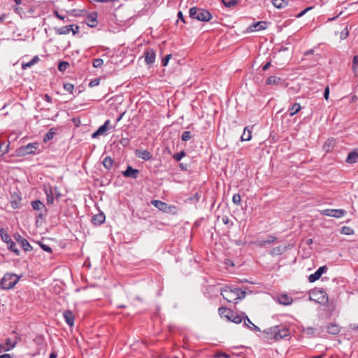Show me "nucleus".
<instances>
[{"label": "nucleus", "instance_id": "27", "mask_svg": "<svg viewBox=\"0 0 358 358\" xmlns=\"http://www.w3.org/2000/svg\"><path fill=\"white\" fill-rule=\"evenodd\" d=\"M276 239L277 238L274 236H268V238L267 240L257 241L254 243L261 248H263L266 245L273 243Z\"/></svg>", "mask_w": 358, "mask_h": 358}, {"label": "nucleus", "instance_id": "37", "mask_svg": "<svg viewBox=\"0 0 358 358\" xmlns=\"http://www.w3.org/2000/svg\"><path fill=\"white\" fill-rule=\"evenodd\" d=\"M272 3L277 8H283L288 4L285 0H272Z\"/></svg>", "mask_w": 358, "mask_h": 358}, {"label": "nucleus", "instance_id": "30", "mask_svg": "<svg viewBox=\"0 0 358 358\" xmlns=\"http://www.w3.org/2000/svg\"><path fill=\"white\" fill-rule=\"evenodd\" d=\"M252 131L248 128V127H245L243 132L241 135V141H248L252 138Z\"/></svg>", "mask_w": 358, "mask_h": 358}, {"label": "nucleus", "instance_id": "59", "mask_svg": "<svg viewBox=\"0 0 358 358\" xmlns=\"http://www.w3.org/2000/svg\"><path fill=\"white\" fill-rule=\"evenodd\" d=\"M311 9H312V7H308L306 9L303 10L301 12H300L299 14H297L296 17H298V18L301 17L303 15H305V13H306L308 10H310Z\"/></svg>", "mask_w": 358, "mask_h": 358}, {"label": "nucleus", "instance_id": "42", "mask_svg": "<svg viewBox=\"0 0 358 358\" xmlns=\"http://www.w3.org/2000/svg\"><path fill=\"white\" fill-rule=\"evenodd\" d=\"M240 0H230V1H224V0H222V2L223 3V4L227 7V8H231V7H234L235 6L236 4H238V3L239 2Z\"/></svg>", "mask_w": 358, "mask_h": 358}, {"label": "nucleus", "instance_id": "12", "mask_svg": "<svg viewBox=\"0 0 358 358\" xmlns=\"http://www.w3.org/2000/svg\"><path fill=\"white\" fill-rule=\"evenodd\" d=\"M122 174L125 178L136 179L138 177L139 171L138 169H134L131 166L128 165L126 170L122 172Z\"/></svg>", "mask_w": 358, "mask_h": 358}, {"label": "nucleus", "instance_id": "46", "mask_svg": "<svg viewBox=\"0 0 358 358\" xmlns=\"http://www.w3.org/2000/svg\"><path fill=\"white\" fill-rule=\"evenodd\" d=\"M192 137L191 132L189 131H185L182 134L181 139L183 141H187L191 139Z\"/></svg>", "mask_w": 358, "mask_h": 358}, {"label": "nucleus", "instance_id": "45", "mask_svg": "<svg viewBox=\"0 0 358 358\" xmlns=\"http://www.w3.org/2000/svg\"><path fill=\"white\" fill-rule=\"evenodd\" d=\"M103 64V61L101 58H96L92 60V65L94 68H99Z\"/></svg>", "mask_w": 358, "mask_h": 358}, {"label": "nucleus", "instance_id": "6", "mask_svg": "<svg viewBox=\"0 0 358 358\" xmlns=\"http://www.w3.org/2000/svg\"><path fill=\"white\" fill-rule=\"evenodd\" d=\"M320 214L325 216L339 218L345 215L346 211L343 209H324L320 211Z\"/></svg>", "mask_w": 358, "mask_h": 358}, {"label": "nucleus", "instance_id": "11", "mask_svg": "<svg viewBox=\"0 0 358 358\" xmlns=\"http://www.w3.org/2000/svg\"><path fill=\"white\" fill-rule=\"evenodd\" d=\"M313 295L317 297L316 301L317 303L322 305H326L329 303L328 296L324 290H316L313 292Z\"/></svg>", "mask_w": 358, "mask_h": 358}, {"label": "nucleus", "instance_id": "52", "mask_svg": "<svg viewBox=\"0 0 358 358\" xmlns=\"http://www.w3.org/2000/svg\"><path fill=\"white\" fill-rule=\"evenodd\" d=\"M349 35L348 27H345V29L341 32L340 38L341 40L345 39Z\"/></svg>", "mask_w": 358, "mask_h": 358}, {"label": "nucleus", "instance_id": "32", "mask_svg": "<svg viewBox=\"0 0 358 358\" xmlns=\"http://www.w3.org/2000/svg\"><path fill=\"white\" fill-rule=\"evenodd\" d=\"M301 109V105L299 103H295L291 108H289L288 111L289 116H294Z\"/></svg>", "mask_w": 358, "mask_h": 358}, {"label": "nucleus", "instance_id": "35", "mask_svg": "<svg viewBox=\"0 0 358 358\" xmlns=\"http://www.w3.org/2000/svg\"><path fill=\"white\" fill-rule=\"evenodd\" d=\"M36 7L31 6L29 7L26 11V17H37L38 16L39 12H36Z\"/></svg>", "mask_w": 358, "mask_h": 358}, {"label": "nucleus", "instance_id": "38", "mask_svg": "<svg viewBox=\"0 0 358 358\" xmlns=\"http://www.w3.org/2000/svg\"><path fill=\"white\" fill-rule=\"evenodd\" d=\"M113 162L114 161L110 157H106L103 161V165L106 169L110 170L113 166Z\"/></svg>", "mask_w": 358, "mask_h": 358}, {"label": "nucleus", "instance_id": "61", "mask_svg": "<svg viewBox=\"0 0 358 358\" xmlns=\"http://www.w3.org/2000/svg\"><path fill=\"white\" fill-rule=\"evenodd\" d=\"M129 139L128 138H122L121 140H120V143L123 145V146H127L129 143Z\"/></svg>", "mask_w": 358, "mask_h": 358}, {"label": "nucleus", "instance_id": "56", "mask_svg": "<svg viewBox=\"0 0 358 358\" xmlns=\"http://www.w3.org/2000/svg\"><path fill=\"white\" fill-rule=\"evenodd\" d=\"M40 246L44 251L48 252L49 253L52 252V248L48 245L40 243Z\"/></svg>", "mask_w": 358, "mask_h": 358}, {"label": "nucleus", "instance_id": "47", "mask_svg": "<svg viewBox=\"0 0 358 358\" xmlns=\"http://www.w3.org/2000/svg\"><path fill=\"white\" fill-rule=\"evenodd\" d=\"M63 87L66 91L69 92L71 94H73V91L74 89L73 85L69 83H64Z\"/></svg>", "mask_w": 358, "mask_h": 358}, {"label": "nucleus", "instance_id": "43", "mask_svg": "<svg viewBox=\"0 0 358 358\" xmlns=\"http://www.w3.org/2000/svg\"><path fill=\"white\" fill-rule=\"evenodd\" d=\"M358 68V55H355L352 59V70L356 76L357 69Z\"/></svg>", "mask_w": 358, "mask_h": 358}, {"label": "nucleus", "instance_id": "25", "mask_svg": "<svg viewBox=\"0 0 358 358\" xmlns=\"http://www.w3.org/2000/svg\"><path fill=\"white\" fill-rule=\"evenodd\" d=\"M73 27L74 24H70L60 28H55V32L58 35H66L70 33L71 30H73Z\"/></svg>", "mask_w": 358, "mask_h": 358}, {"label": "nucleus", "instance_id": "41", "mask_svg": "<svg viewBox=\"0 0 358 358\" xmlns=\"http://www.w3.org/2000/svg\"><path fill=\"white\" fill-rule=\"evenodd\" d=\"M200 199V195L198 192H196L193 196H189L187 199V201L190 203H197Z\"/></svg>", "mask_w": 358, "mask_h": 358}, {"label": "nucleus", "instance_id": "4", "mask_svg": "<svg viewBox=\"0 0 358 358\" xmlns=\"http://www.w3.org/2000/svg\"><path fill=\"white\" fill-rule=\"evenodd\" d=\"M20 278L14 273H7L0 281V288L2 289H10L15 287L19 281Z\"/></svg>", "mask_w": 358, "mask_h": 358}, {"label": "nucleus", "instance_id": "58", "mask_svg": "<svg viewBox=\"0 0 358 358\" xmlns=\"http://www.w3.org/2000/svg\"><path fill=\"white\" fill-rule=\"evenodd\" d=\"M83 12V10H77V9H73L71 11V14L73 15V16H80L81 15V13Z\"/></svg>", "mask_w": 358, "mask_h": 358}, {"label": "nucleus", "instance_id": "57", "mask_svg": "<svg viewBox=\"0 0 358 358\" xmlns=\"http://www.w3.org/2000/svg\"><path fill=\"white\" fill-rule=\"evenodd\" d=\"M97 130L98 132H100L101 134H103L108 130V128H106V124H103L100 126Z\"/></svg>", "mask_w": 358, "mask_h": 358}, {"label": "nucleus", "instance_id": "53", "mask_svg": "<svg viewBox=\"0 0 358 358\" xmlns=\"http://www.w3.org/2000/svg\"><path fill=\"white\" fill-rule=\"evenodd\" d=\"M213 357L215 358H220V357L229 358L230 357L229 355H228L225 352H219L215 353Z\"/></svg>", "mask_w": 358, "mask_h": 358}, {"label": "nucleus", "instance_id": "19", "mask_svg": "<svg viewBox=\"0 0 358 358\" xmlns=\"http://www.w3.org/2000/svg\"><path fill=\"white\" fill-rule=\"evenodd\" d=\"M44 192L47 197V204L52 205L54 203V194L51 186H44Z\"/></svg>", "mask_w": 358, "mask_h": 358}, {"label": "nucleus", "instance_id": "13", "mask_svg": "<svg viewBox=\"0 0 358 358\" xmlns=\"http://www.w3.org/2000/svg\"><path fill=\"white\" fill-rule=\"evenodd\" d=\"M327 271L326 266H320L313 274L308 276V280L310 282H314L317 280L323 273Z\"/></svg>", "mask_w": 358, "mask_h": 358}, {"label": "nucleus", "instance_id": "40", "mask_svg": "<svg viewBox=\"0 0 358 358\" xmlns=\"http://www.w3.org/2000/svg\"><path fill=\"white\" fill-rule=\"evenodd\" d=\"M341 232L345 235H353L355 231L350 227L344 226L341 228Z\"/></svg>", "mask_w": 358, "mask_h": 358}, {"label": "nucleus", "instance_id": "14", "mask_svg": "<svg viewBox=\"0 0 358 358\" xmlns=\"http://www.w3.org/2000/svg\"><path fill=\"white\" fill-rule=\"evenodd\" d=\"M97 17L96 12L89 13L85 19L86 24L90 27H96L98 24Z\"/></svg>", "mask_w": 358, "mask_h": 358}, {"label": "nucleus", "instance_id": "10", "mask_svg": "<svg viewBox=\"0 0 358 358\" xmlns=\"http://www.w3.org/2000/svg\"><path fill=\"white\" fill-rule=\"evenodd\" d=\"M14 238L25 252L31 251L33 250V248L27 240L22 237L20 234H15L14 235Z\"/></svg>", "mask_w": 358, "mask_h": 358}, {"label": "nucleus", "instance_id": "15", "mask_svg": "<svg viewBox=\"0 0 358 358\" xmlns=\"http://www.w3.org/2000/svg\"><path fill=\"white\" fill-rule=\"evenodd\" d=\"M266 22L264 21H259L255 23H253L247 29L248 32H253L257 31H262L266 29Z\"/></svg>", "mask_w": 358, "mask_h": 358}, {"label": "nucleus", "instance_id": "50", "mask_svg": "<svg viewBox=\"0 0 358 358\" xmlns=\"http://www.w3.org/2000/svg\"><path fill=\"white\" fill-rule=\"evenodd\" d=\"M233 203L236 205H239L241 201V197L239 194H235L232 198Z\"/></svg>", "mask_w": 358, "mask_h": 358}, {"label": "nucleus", "instance_id": "18", "mask_svg": "<svg viewBox=\"0 0 358 358\" xmlns=\"http://www.w3.org/2000/svg\"><path fill=\"white\" fill-rule=\"evenodd\" d=\"M266 84L268 85H283L284 80L280 77L271 76L267 78Z\"/></svg>", "mask_w": 358, "mask_h": 358}, {"label": "nucleus", "instance_id": "21", "mask_svg": "<svg viewBox=\"0 0 358 358\" xmlns=\"http://www.w3.org/2000/svg\"><path fill=\"white\" fill-rule=\"evenodd\" d=\"M63 317L69 326H73L75 317L72 311L69 310H64L63 313Z\"/></svg>", "mask_w": 358, "mask_h": 358}, {"label": "nucleus", "instance_id": "54", "mask_svg": "<svg viewBox=\"0 0 358 358\" xmlns=\"http://www.w3.org/2000/svg\"><path fill=\"white\" fill-rule=\"evenodd\" d=\"M171 54L166 55L165 56V57L162 59V65L163 66H167V64L169 63V61L171 59Z\"/></svg>", "mask_w": 358, "mask_h": 358}, {"label": "nucleus", "instance_id": "31", "mask_svg": "<svg viewBox=\"0 0 358 358\" xmlns=\"http://www.w3.org/2000/svg\"><path fill=\"white\" fill-rule=\"evenodd\" d=\"M39 61V57L38 56H34L29 62L27 63H22V68L23 69H27L28 68H30L35 64H36Z\"/></svg>", "mask_w": 358, "mask_h": 358}, {"label": "nucleus", "instance_id": "8", "mask_svg": "<svg viewBox=\"0 0 358 358\" xmlns=\"http://www.w3.org/2000/svg\"><path fill=\"white\" fill-rule=\"evenodd\" d=\"M151 203L159 210L164 213H170L171 208H175L174 206H171L159 200H152Z\"/></svg>", "mask_w": 358, "mask_h": 358}, {"label": "nucleus", "instance_id": "2", "mask_svg": "<svg viewBox=\"0 0 358 358\" xmlns=\"http://www.w3.org/2000/svg\"><path fill=\"white\" fill-rule=\"evenodd\" d=\"M218 313L221 317H224L227 320L236 324H240L242 321L245 322V317L247 316L244 313L241 315H235L233 310L226 307L219 308Z\"/></svg>", "mask_w": 358, "mask_h": 358}, {"label": "nucleus", "instance_id": "62", "mask_svg": "<svg viewBox=\"0 0 358 358\" xmlns=\"http://www.w3.org/2000/svg\"><path fill=\"white\" fill-rule=\"evenodd\" d=\"M43 98L45 101H46L48 103H52V99L50 96H49L48 94H45L43 96Z\"/></svg>", "mask_w": 358, "mask_h": 358}, {"label": "nucleus", "instance_id": "17", "mask_svg": "<svg viewBox=\"0 0 358 358\" xmlns=\"http://www.w3.org/2000/svg\"><path fill=\"white\" fill-rule=\"evenodd\" d=\"M155 52L153 49H150L144 52L145 62L147 64L150 65L155 62Z\"/></svg>", "mask_w": 358, "mask_h": 358}, {"label": "nucleus", "instance_id": "3", "mask_svg": "<svg viewBox=\"0 0 358 358\" xmlns=\"http://www.w3.org/2000/svg\"><path fill=\"white\" fill-rule=\"evenodd\" d=\"M189 15L192 19L201 22H209L212 18V14L204 8L194 6L189 10Z\"/></svg>", "mask_w": 358, "mask_h": 358}, {"label": "nucleus", "instance_id": "20", "mask_svg": "<svg viewBox=\"0 0 358 358\" xmlns=\"http://www.w3.org/2000/svg\"><path fill=\"white\" fill-rule=\"evenodd\" d=\"M345 162L348 164H355L358 162V148L348 153Z\"/></svg>", "mask_w": 358, "mask_h": 358}, {"label": "nucleus", "instance_id": "63", "mask_svg": "<svg viewBox=\"0 0 358 358\" xmlns=\"http://www.w3.org/2000/svg\"><path fill=\"white\" fill-rule=\"evenodd\" d=\"M329 87H327L324 90V98L326 99V100H328L329 99Z\"/></svg>", "mask_w": 358, "mask_h": 358}, {"label": "nucleus", "instance_id": "48", "mask_svg": "<svg viewBox=\"0 0 358 358\" xmlns=\"http://www.w3.org/2000/svg\"><path fill=\"white\" fill-rule=\"evenodd\" d=\"M14 10L15 13L20 15L21 16L24 15V17H26V10H24L23 8L20 6H15Z\"/></svg>", "mask_w": 358, "mask_h": 358}, {"label": "nucleus", "instance_id": "60", "mask_svg": "<svg viewBox=\"0 0 358 358\" xmlns=\"http://www.w3.org/2000/svg\"><path fill=\"white\" fill-rule=\"evenodd\" d=\"M6 345L8 347L5 349V351L10 350V349L13 348L15 347V344H11V341L10 339H7L6 342Z\"/></svg>", "mask_w": 358, "mask_h": 358}, {"label": "nucleus", "instance_id": "39", "mask_svg": "<svg viewBox=\"0 0 358 358\" xmlns=\"http://www.w3.org/2000/svg\"><path fill=\"white\" fill-rule=\"evenodd\" d=\"M7 245L9 250L13 251L17 256L20 255V252L17 248L16 243L14 241H11L9 243H7Z\"/></svg>", "mask_w": 358, "mask_h": 358}, {"label": "nucleus", "instance_id": "36", "mask_svg": "<svg viewBox=\"0 0 358 358\" xmlns=\"http://www.w3.org/2000/svg\"><path fill=\"white\" fill-rule=\"evenodd\" d=\"M56 131L55 128H51L48 132L44 136L43 142L46 143L53 138Z\"/></svg>", "mask_w": 358, "mask_h": 358}, {"label": "nucleus", "instance_id": "7", "mask_svg": "<svg viewBox=\"0 0 358 358\" xmlns=\"http://www.w3.org/2000/svg\"><path fill=\"white\" fill-rule=\"evenodd\" d=\"M38 143H29L27 145L21 146L17 149L18 155H26L29 154H34L38 148Z\"/></svg>", "mask_w": 358, "mask_h": 358}, {"label": "nucleus", "instance_id": "9", "mask_svg": "<svg viewBox=\"0 0 358 358\" xmlns=\"http://www.w3.org/2000/svg\"><path fill=\"white\" fill-rule=\"evenodd\" d=\"M31 206L35 210H43V213H40L38 217L41 219H43L46 216L47 208L40 201L36 200L31 202Z\"/></svg>", "mask_w": 358, "mask_h": 358}, {"label": "nucleus", "instance_id": "55", "mask_svg": "<svg viewBox=\"0 0 358 358\" xmlns=\"http://www.w3.org/2000/svg\"><path fill=\"white\" fill-rule=\"evenodd\" d=\"M99 83H100V78H96L92 80L90 82L89 86L90 87H93L97 86L99 84Z\"/></svg>", "mask_w": 358, "mask_h": 358}, {"label": "nucleus", "instance_id": "24", "mask_svg": "<svg viewBox=\"0 0 358 358\" xmlns=\"http://www.w3.org/2000/svg\"><path fill=\"white\" fill-rule=\"evenodd\" d=\"M278 301L280 304L288 306L293 302V299L291 296H288L287 294H283L278 296Z\"/></svg>", "mask_w": 358, "mask_h": 358}, {"label": "nucleus", "instance_id": "16", "mask_svg": "<svg viewBox=\"0 0 358 358\" xmlns=\"http://www.w3.org/2000/svg\"><path fill=\"white\" fill-rule=\"evenodd\" d=\"M21 196L18 193L14 192L10 197V204L13 209H17L21 206Z\"/></svg>", "mask_w": 358, "mask_h": 358}, {"label": "nucleus", "instance_id": "49", "mask_svg": "<svg viewBox=\"0 0 358 358\" xmlns=\"http://www.w3.org/2000/svg\"><path fill=\"white\" fill-rule=\"evenodd\" d=\"M185 152L184 150H182L180 152L176 153L173 155V158L177 161L179 162L181 160V159L185 156Z\"/></svg>", "mask_w": 358, "mask_h": 358}, {"label": "nucleus", "instance_id": "29", "mask_svg": "<svg viewBox=\"0 0 358 358\" xmlns=\"http://www.w3.org/2000/svg\"><path fill=\"white\" fill-rule=\"evenodd\" d=\"M287 250L286 246H278L270 250L269 254L272 256L280 255L283 254Z\"/></svg>", "mask_w": 358, "mask_h": 358}, {"label": "nucleus", "instance_id": "64", "mask_svg": "<svg viewBox=\"0 0 358 358\" xmlns=\"http://www.w3.org/2000/svg\"><path fill=\"white\" fill-rule=\"evenodd\" d=\"M222 222H223L224 224H229V219L228 216L224 215V216H222Z\"/></svg>", "mask_w": 358, "mask_h": 358}, {"label": "nucleus", "instance_id": "22", "mask_svg": "<svg viewBox=\"0 0 358 358\" xmlns=\"http://www.w3.org/2000/svg\"><path fill=\"white\" fill-rule=\"evenodd\" d=\"M135 154L138 158L144 160H150L152 157V155L145 150H136Z\"/></svg>", "mask_w": 358, "mask_h": 358}, {"label": "nucleus", "instance_id": "5", "mask_svg": "<svg viewBox=\"0 0 358 358\" xmlns=\"http://www.w3.org/2000/svg\"><path fill=\"white\" fill-rule=\"evenodd\" d=\"M273 340L278 341L289 335V330L287 327L279 325L273 327Z\"/></svg>", "mask_w": 358, "mask_h": 358}, {"label": "nucleus", "instance_id": "23", "mask_svg": "<svg viewBox=\"0 0 358 358\" xmlns=\"http://www.w3.org/2000/svg\"><path fill=\"white\" fill-rule=\"evenodd\" d=\"M341 327L336 323H331L327 326V332L332 335H337L341 331Z\"/></svg>", "mask_w": 358, "mask_h": 358}, {"label": "nucleus", "instance_id": "51", "mask_svg": "<svg viewBox=\"0 0 358 358\" xmlns=\"http://www.w3.org/2000/svg\"><path fill=\"white\" fill-rule=\"evenodd\" d=\"M303 332L308 336H312L315 334V329L312 327H308L303 329Z\"/></svg>", "mask_w": 358, "mask_h": 358}, {"label": "nucleus", "instance_id": "28", "mask_svg": "<svg viewBox=\"0 0 358 358\" xmlns=\"http://www.w3.org/2000/svg\"><path fill=\"white\" fill-rule=\"evenodd\" d=\"M243 325L252 331L259 332L261 329L257 326L255 325L248 316L245 317V323Z\"/></svg>", "mask_w": 358, "mask_h": 358}, {"label": "nucleus", "instance_id": "33", "mask_svg": "<svg viewBox=\"0 0 358 358\" xmlns=\"http://www.w3.org/2000/svg\"><path fill=\"white\" fill-rule=\"evenodd\" d=\"M0 236H1L3 241H4L6 243H9V242L12 241L10 235L7 233V231L3 228H1L0 229Z\"/></svg>", "mask_w": 358, "mask_h": 358}, {"label": "nucleus", "instance_id": "34", "mask_svg": "<svg viewBox=\"0 0 358 358\" xmlns=\"http://www.w3.org/2000/svg\"><path fill=\"white\" fill-rule=\"evenodd\" d=\"M273 327L268 328L263 331L264 338L265 340L269 341L271 339L273 340Z\"/></svg>", "mask_w": 358, "mask_h": 358}, {"label": "nucleus", "instance_id": "1", "mask_svg": "<svg viewBox=\"0 0 358 358\" xmlns=\"http://www.w3.org/2000/svg\"><path fill=\"white\" fill-rule=\"evenodd\" d=\"M221 295L229 303H237L238 300L245 297V292L240 288H230L225 287L221 289Z\"/></svg>", "mask_w": 358, "mask_h": 358}, {"label": "nucleus", "instance_id": "44", "mask_svg": "<svg viewBox=\"0 0 358 358\" xmlns=\"http://www.w3.org/2000/svg\"><path fill=\"white\" fill-rule=\"evenodd\" d=\"M69 66V63L68 62L62 61L60 62L58 64V70L61 72H64L67 69Z\"/></svg>", "mask_w": 358, "mask_h": 358}, {"label": "nucleus", "instance_id": "26", "mask_svg": "<svg viewBox=\"0 0 358 358\" xmlns=\"http://www.w3.org/2000/svg\"><path fill=\"white\" fill-rule=\"evenodd\" d=\"M105 215L103 213H98L94 215L92 217V222L94 225H101L105 221Z\"/></svg>", "mask_w": 358, "mask_h": 358}]
</instances>
